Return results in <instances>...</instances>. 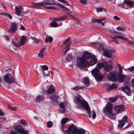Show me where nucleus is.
<instances>
[{"mask_svg": "<svg viewBox=\"0 0 134 134\" xmlns=\"http://www.w3.org/2000/svg\"><path fill=\"white\" fill-rule=\"evenodd\" d=\"M17 24L15 23H12L11 24L10 29L9 30L10 32H15L16 29Z\"/></svg>", "mask_w": 134, "mask_h": 134, "instance_id": "2eb2a0df", "label": "nucleus"}, {"mask_svg": "<svg viewBox=\"0 0 134 134\" xmlns=\"http://www.w3.org/2000/svg\"><path fill=\"white\" fill-rule=\"evenodd\" d=\"M59 107L62 112H64L65 111V105L63 103H61Z\"/></svg>", "mask_w": 134, "mask_h": 134, "instance_id": "473e14b6", "label": "nucleus"}, {"mask_svg": "<svg viewBox=\"0 0 134 134\" xmlns=\"http://www.w3.org/2000/svg\"><path fill=\"white\" fill-rule=\"evenodd\" d=\"M125 4H125V2H124V1L123 3H120V4H119L118 5L119 6H120L121 7H123V8H126L124 6V5Z\"/></svg>", "mask_w": 134, "mask_h": 134, "instance_id": "de8ad7c7", "label": "nucleus"}, {"mask_svg": "<svg viewBox=\"0 0 134 134\" xmlns=\"http://www.w3.org/2000/svg\"><path fill=\"white\" fill-rule=\"evenodd\" d=\"M20 124H23L24 125H26V123L24 120H20Z\"/></svg>", "mask_w": 134, "mask_h": 134, "instance_id": "09e8293b", "label": "nucleus"}, {"mask_svg": "<svg viewBox=\"0 0 134 134\" xmlns=\"http://www.w3.org/2000/svg\"><path fill=\"white\" fill-rule=\"evenodd\" d=\"M4 115V113L2 110L0 109V116H3Z\"/></svg>", "mask_w": 134, "mask_h": 134, "instance_id": "4d7b16f0", "label": "nucleus"}, {"mask_svg": "<svg viewBox=\"0 0 134 134\" xmlns=\"http://www.w3.org/2000/svg\"><path fill=\"white\" fill-rule=\"evenodd\" d=\"M125 41H126L129 44H134V41L132 42L131 41L128 40L127 39V40Z\"/></svg>", "mask_w": 134, "mask_h": 134, "instance_id": "864d4df0", "label": "nucleus"}, {"mask_svg": "<svg viewBox=\"0 0 134 134\" xmlns=\"http://www.w3.org/2000/svg\"><path fill=\"white\" fill-rule=\"evenodd\" d=\"M119 123L118 126L119 127H122L125 124L123 121H122L121 120H119Z\"/></svg>", "mask_w": 134, "mask_h": 134, "instance_id": "f704fd0d", "label": "nucleus"}, {"mask_svg": "<svg viewBox=\"0 0 134 134\" xmlns=\"http://www.w3.org/2000/svg\"><path fill=\"white\" fill-rule=\"evenodd\" d=\"M60 25H59L55 21H53L51 22L50 23V26L52 27H58Z\"/></svg>", "mask_w": 134, "mask_h": 134, "instance_id": "b1692460", "label": "nucleus"}, {"mask_svg": "<svg viewBox=\"0 0 134 134\" xmlns=\"http://www.w3.org/2000/svg\"><path fill=\"white\" fill-rule=\"evenodd\" d=\"M117 87V85L115 83H113L111 85L109 86L107 89V90L108 91H110L113 89H115Z\"/></svg>", "mask_w": 134, "mask_h": 134, "instance_id": "a211bd4d", "label": "nucleus"}, {"mask_svg": "<svg viewBox=\"0 0 134 134\" xmlns=\"http://www.w3.org/2000/svg\"><path fill=\"white\" fill-rule=\"evenodd\" d=\"M32 40L35 43H38L39 41V39H37L35 37H33Z\"/></svg>", "mask_w": 134, "mask_h": 134, "instance_id": "3c124183", "label": "nucleus"}, {"mask_svg": "<svg viewBox=\"0 0 134 134\" xmlns=\"http://www.w3.org/2000/svg\"><path fill=\"white\" fill-rule=\"evenodd\" d=\"M112 38L113 39L118 38L123 40L124 41H126L127 40V38L121 36H115L114 37H112Z\"/></svg>", "mask_w": 134, "mask_h": 134, "instance_id": "393cba45", "label": "nucleus"}, {"mask_svg": "<svg viewBox=\"0 0 134 134\" xmlns=\"http://www.w3.org/2000/svg\"><path fill=\"white\" fill-rule=\"evenodd\" d=\"M87 132L84 129H77L76 133L78 134H86Z\"/></svg>", "mask_w": 134, "mask_h": 134, "instance_id": "aec40b11", "label": "nucleus"}, {"mask_svg": "<svg viewBox=\"0 0 134 134\" xmlns=\"http://www.w3.org/2000/svg\"><path fill=\"white\" fill-rule=\"evenodd\" d=\"M8 108L10 109L11 110L14 111L17 110V107H13L10 105H8Z\"/></svg>", "mask_w": 134, "mask_h": 134, "instance_id": "a19ab883", "label": "nucleus"}, {"mask_svg": "<svg viewBox=\"0 0 134 134\" xmlns=\"http://www.w3.org/2000/svg\"><path fill=\"white\" fill-rule=\"evenodd\" d=\"M13 45L16 47H19L20 45H21L20 44V43H13Z\"/></svg>", "mask_w": 134, "mask_h": 134, "instance_id": "603ef678", "label": "nucleus"}, {"mask_svg": "<svg viewBox=\"0 0 134 134\" xmlns=\"http://www.w3.org/2000/svg\"><path fill=\"white\" fill-rule=\"evenodd\" d=\"M68 119L66 118L63 119L61 121V123L62 125H64L68 121Z\"/></svg>", "mask_w": 134, "mask_h": 134, "instance_id": "4c0bfd02", "label": "nucleus"}, {"mask_svg": "<svg viewBox=\"0 0 134 134\" xmlns=\"http://www.w3.org/2000/svg\"><path fill=\"white\" fill-rule=\"evenodd\" d=\"M76 65L80 68H85L87 66V61L83 57H78L76 59Z\"/></svg>", "mask_w": 134, "mask_h": 134, "instance_id": "39448f33", "label": "nucleus"}, {"mask_svg": "<svg viewBox=\"0 0 134 134\" xmlns=\"http://www.w3.org/2000/svg\"><path fill=\"white\" fill-rule=\"evenodd\" d=\"M62 9L66 12L69 11L68 9L65 6Z\"/></svg>", "mask_w": 134, "mask_h": 134, "instance_id": "052dcab7", "label": "nucleus"}, {"mask_svg": "<svg viewBox=\"0 0 134 134\" xmlns=\"http://www.w3.org/2000/svg\"><path fill=\"white\" fill-rule=\"evenodd\" d=\"M113 105L112 104L108 103L105 105L103 111L105 116L111 119L115 120V116L113 113Z\"/></svg>", "mask_w": 134, "mask_h": 134, "instance_id": "7ed1b4c3", "label": "nucleus"}, {"mask_svg": "<svg viewBox=\"0 0 134 134\" xmlns=\"http://www.w3.org/2000/svg\"><path fill=\"white\" fill-rule=\"evenodd\" d=\"M75 99L77 102V107L80 108H84L87 110L88 116L91 117V112L87 103L84 100L81 95L78 94H77L75 97Z\"/></svg>", "mask_w": 134, "mask_h": 134, "instance_id": "f257e3e1", "label": "nucleus"}, {"mask_svg": "<svg viewBox=\"0 0 134 134\" xmlns=\"http://www.w3.org/2000/svg\"><path fill=\"white\" fill-rule=\"evenodd\" d=\"M64 44L66 46H68L71 44V42L70 40V39H68L66 40L64 42Z\"/></svg>", "mask_w": 134, "mask_h": 134, "instance_id": "7c9ffc66", "label": "nucleus"}, {"mask_svg": "<svg viewBox=\"0 0 134 134\" xmlns=\"http://www.w3.org/2000/svg\"><path fill=\"white\" fill-rule=\"evenodd\" d=\"M104 68L105 70L107 71H112L113 69V66L109 65L106 64V65H105L104 66Z\"/></svg>", "mask_w": 134, "mask_h": 134, "instance_id": "f3484780", "label": "nucleus"}, {"mask_svg": "<svg viewBox=\"0 0 134 134\" xmlns=\"http://www.w3.org/2000/svg\"><path fill=\"white\" fill-rule=\"evenodd\" d=\"M55 87L54 86H51L48 90V92L49 93H51L54 91Z\"/></svg>", "mask_w": 134, "mask_h": 134, "instance_id": "a878e982", "label": "nucleus"}, {"mask_svg": "<svg viewBox=\"0 0 134 134\" xmlns=\"http://www.w3.org/2000/svg\"><path fill=\"white\" fill-rule=\"evenodd\" d=\"M90 111V112H91V111ZM91 114L92 115L93 118V119H94L96 118V114L95 111L94 110H92V113H91V112L90 115H91ZM91 117H90V118Z\"/></svg>", "mask_w": 134, "mask_h": 134, "instance_id": "c9c22d12", "label": "nucleus"}, {"mask_svg": "<svg viewBox=\"0 0 134 134\" xmlns=\"http://www.w3.org/2000/svg\"><path fill=\"white\" fill-rule=\"evenodd\" d=\"M70 46V45H69L68 46H66L65 47V48L66 49V50H67L68 51L70 49V48H69V47Z\"/></svg>", "mask_w": 134, "mask_h": 134, "instance_id": "e2e57ef3", "label": "nucleus"}, {"mask_svg": "<svg viewBox=\"0 0 134 134\" xmlns=\"http://www.w3.org/2000/svg\"><path fill=\"white\" fill-rule=\"evenodd\" d=\"M43 97L40 96H38L36 98V101L37 102H40L43 100Z\"/></svg>", "mask_w": 134, "mask_h": 134, "instance_id": "c756f323", "label": "nucleus"}, {"mask_svg": "<svg viewBox=\"0 0 134 134\" xmlns=\"http://www.w3.org/2000/svg\"><path fill=\"white\" fill-rule=\"evenodd\" d=\"M15 8L16 14L18 15H19L21 10V7H18L17 6H16Z\"/></svg>", "mask_w": 134, "mask_h": 134, "instance_id": "4be33fe9", "label": "nucleus"}, {"mask_svg": "<svg viewBox=\"0 0 134 134\" xmlns=\"http://www.w3.org/2000/svg\"><path fill=\"white\" fill-rule=\"evenodd\" d=\"M106 10V9L103 8H97V10L98 13L99 12H105Z\"/></svg>", "mask_w": 134, "mask_h": 134, "instance_id": "e433bc0d", "label": "nucleus"}, {"mask_svg": "<svg viewBox=\"0 0 134 134\" xmlns=\"http://www.w3.org/2000/svg\"><path fill=\"white\" fill-rule=\"evenodd\" d=\"M21 30H25V27L24 26L21 25Z\"/></svg>", "mask_w": 134, "mask_h": 134, "instance_id": "774afa93", "label": "nucleus"}, {"mask_svg": "<svg viewBox=\"0 0 134 134\" xmlns=\"http://www.w3.org/2000/svg\"><path fill=\"white\" fill-rule=\"evenodd\" d=\"M59 0L61 2H62L66 3L67 5H69V4H68V3L65 1L64 0Z\"/></svg>", "mask_w": 134, "mask_h": 134, "instance_id": "6e6d98bb", "label": "nucleus"}, {"mask_svg": "<svg viewBox=\"0 0 134 134\" xmlns=\"http://www.w3.org/2000/svg\"><path fill=\"white\" fill-rule=\"evenodd\" d=\"M117 98V97L115 96L114 97L109 98H108V100H109L110 102L111 103H113L115 102Z\"/></svg>", "mask_w": 134, "mask_h": 134, "instance_id": "c85d7f7f", "label": "nucleus"}, {"mask_svg": "<svg viewBox=\"0 0 134 134\" xmlns=\"http://www.w3.org/2000/svg\"><path fill=\"white\" fill-rule=\"evenodd\" d=\"M27 40V38L25 36H22L20 39V44L21 45H23L24 44Z\"/></svg>", "mask_w": 134, "mask_h": 134, "instance_id": "6ab92c4d", "label": "nucleus"}, {"mask_svg": "<svg viewBox=\"0 0 134 134\" xmlns=\"http://www.w3.org/2000/svg\"><path fill=\"white\" fill-rule=\"evenodd\" d=\"M129 85V83L128 82L124 83V85L125 86V87H123L122 88V90L123 91L128 95L129 94L130 90L128 87Z\"/></svg>", "mask_w": 134, "mask_h": 134, "instance_id": "9d476101", "label": "nucleus"}, {"mask_svg": "<svg viewBox=\"0 0 134 134\" xmlns=\"http://www.w3.org/2000/svg\"><path fill=\"white\" fill-rule=\"evenodd\" d=\"M54 4L53 0H45L41 3H32L31 6L34 8H38L44 5L45 4L53 5Z\"/></svg>", "mask_w": 134, "mask_h": 134, "instance_id": "20e7f679", "label": "nucleus"}, {"mask_svg": "<svg viewBox=\"0 0 134 134\" xmlns=\"http://www.w3.org/2000/svg\"><path fill=\"white\" fill-rule=\"evenodd\" d=\"M114 19L115 20H120V18L118 17V16H114Z\"/></svg>", "mask_w": 134, "mask_h": 134, "instance_id": "5fc2aeb1", "label": "nucleus"}, {"mask_svg": "<svg viewBox=\"0 0 134 134\" xmlns=\"http://www.w3.org/2000/svg\"><path fill=\"white\" fill-rule=\"evenodd\" d=\"M118 77L119 81L121 82H123L127 79V77L122 74H118Z\"/></svg>", "mask_w": 134, "mask_h": 134, "instance_id": "4468645a", "label": "nucleus"}, {"mask_svg": "<svg viewBox=\"0 0 134 134\" xmlns=\"http://www.w3.org/2000/svg\"><path fill=\"white\" fill-rule=\"evenodd\" d=\"M38 55L41 58H42L43 57V55L42 54V53L40 52L39 54H38Z\"/></svg>", "mask_w": 134, "mask_h": 134, "instance_id": "0e129e2a", "label": "nucleus"}, {"mask_svg": "<svg viewBox=\"0 0 134 134\" xmlns=\"http://www.w3.org/2000/svg\"><path fill=\"white\" fill-rule=\"evenodd\" d=\"M63 131L64 133H68V129L66 130H65L64 129H63Z\"/></svg>", "mask_w": 134, "mask_h": 134, "instance_id": "338daca9", "label": "nucleus"}, {"mask_svg": "<svg viewBox=\"0 0 134 134\" xmlns=\"http://www.w3.org/2000/svg\"><path fill=\"white\" fill-rule=\"evenodd\" d=\"M45 48H43L40 51V52L42 53L44 51Z\"/></svg>", "mask_w": 134, "mask_h": 134, "instance_id": "680f3d73", "label": "nucleus"}, {"mask_svg": "<svg viewBox=\"0 0 134 134\" xmlns=\"http://www.w3.org/2000/svg\"><path fill=\"white\" fill-rule=\"evenodd\" d=\"M116 29L120 31H124L126 30L125 28L124 27L120 26H119L117 27Z\"/></svg>", "mask_w": 134, "mask_h": 134, "instance_id": "72a5a7b5", "label": "nucleus"}, {"mask_svg": "<svg viewBox=\"0 0 134 134\" xmlns=\"http://www.w3.org/2000/svg\"><path fill=\"white\" fill-rule=\"evenodd\" d=\"M115 111L116 113L122 112L124 109V106L122 105H119L115 106Z\"/></svg>", "mask_w": 134, "mask_h": 134, "instance_id": "f8f14e48", "label": "nucleus"}, {"mask_svg": "<svg viewBox=\"0 0 134 134\" xmlns=\"http://www.w3.org/2000/svg\"><path fill=\"white\" fill-rule=\"evenodd\" d=\"M105 18L99 19H93L92 20V23H94L95 22H98L101 24L102 25H104V23H105L104 20Z\"/></svg>", "mask_w": 134, "mask_h": 134, "instance_id": "ddd939ff", "label": "nucleus"}, {"mask_svg": "<svg viewBox=\"0 0 134 134\" xmlns=\"http://www.w3.org/2000/svg\"><path fill=\"white\" fill-rule=\"evenodd\" d=\"M4 14L5 16L8 17L10 19H12V18L9 14L7 13H4Z\"/></svg>", "mask_w": 134, "mask_h": 134, "instance_id": "8fccbe9b", "label": "nucleus"}, {"mask_svg": "<svg viewBox=\"0 0 134 134\" xmlns=\"http://www.w3.org/2000/svg\"><path fill=\"white\" fill-rule=\"evenodd\" d=\"M112 51L110 50H105L104 52V55L108 58H111L112 56Z\"/></svg>", "mask_w": 134, "mask_h": 134, "instance_id": "dca6fc26", "label": "nucleus"}, {"mask_svg": "<svg viewBox=\"0 0 134 134\" xmlns=\"http://www.w3.org/2000/svg\"><path fill=\"white\" fill-rule=\"evenodd\" d=\"M52 123L51 121H48L47 123V126L48 127H51L52 126Z\"/></svg>", "mask_w": 134, "mask_h": 134, "instance_id": "37998d69", "label": "nucleus"}, {"mask_svg": "<svg viewBox=\"0 0 134 134\" xmlns=\"http://www.w3.org/2000/svg\"><path fill=\"white\" fill-rule=\"evenodd\" d=\"M83 82L85 85L88 86L89 83V78H83Z\"/></svg>", "mask_w": 134, "mask_h": 134, "instance_id": "cd10ccee", "label": "nucleus"}, {"mask_svg": "<svg viewBox=\"0 0 134 134\" xmlns=\"http://www.w3.org/2000/svg\"><path fill=\"white\" fill-rule=\"evenodd\" d=\"M46 8H47L49 9H53V8L51 6H49L48 7H46Z\"/></svg>", "mask_w": 134, "mask_h": 134, "instance_id": "69168bd1", "label": "nucleus"}, {"mask_svg": "<svg viewBox=\"0 0 134 134\" xmlns=\"http://www.w3.org/2000/svg\"><path fill=\"white\" fill-rule=\"evenodd\" d=\"M108 79L110 81H116V76L114 73L110 72L109 73L107 76Z\"/></svg>", "mask_w": 134, "mask_h": 134, "instance_id": "9b49d317", "label": "nucleus"}, {"mask_svg": "<svg viewBox=\"0 0 134 134\" xmlns=\"http://www.w3.org/2000/svg\"><path fill=\"white\" fill-rule=\"evenodd\" d=\"M117 66L119 67V68L118 69L119 71L120 74H122V68L120 64L119 63H118L117 64Z\"/></svg>", "mask_w": 134, "mask_h": 134, "instance_id": "58836bf2", "label": "nucleus"}, {"mask_svg": "<svg viewBox=\"0 0 134 134\" xmlns=\"http://www.w3.org/2000/svg\"><path fill=\"white\" fill-rule=\"evenodd\" d=\"M122 121L124 123L127 122V118L126 116H125L122 118Z\"/></svg>", "mask_w": 134, "mask_h": 134, "instance_id": "79ce46f5", "label": "nucleus"}, {"mask_svg": "<svg viewBox=\"0 0 134 134\" xmlns=\"http://www.w3.org/2000/svg\"><path fill=\"white\" fill-rule=\"evenodd\" d=\"M41 68L43 70H48V67L45 65H41Z\"/></svg>", "mask_w": 134, "mask_h": 134, "instance_id": "a18cd8bd", "label": "nucleus"}, {"mask_svg": "<svg viewBox=\"0 0 134 134\" xmlns=\"http://www.w3.org/2000/svg\"><path fill=\"white\" fill-rule=\"evenodd\" d=\"M53 40V38L51 36L47 37L45 39V41L46 42H52Z\"/></svg>", "mask_w": 134, "mask_h": 134, "instance_id": "2f4dec72", "label": "nucleus"}, {"mask_svg": "<svg viewBox=\"0 0 134 134\" xmlns=\"http://www.w3.org/2000/svg\"><path fill=\"white\" fill-rule=\"evenodd\" d=\"M14 129L16 131L21 134H26L27 132V131L24 130L23 128L20 125L14 126Z\"/></svg>", "mask_w": 134, "mask_h": 134, "instance_id": "6e6552de", "label": "nucleus"}, {"mask_svg": "<svg viewBox=\"0 0 134 134\" xmlns=\"http://www.w3.org/2000/svg\"><path fill=\"white\" fill-rule=\"evenodd\" d=\"M124 2L125 4H126L127 5H129L131 7H132L134 5V2L130 1L128 0H125Z\"/></svg>", "mask_w": 134, "mask_h": 134, "instance_id": "412c9836", "label": "nucleus"}, {"mask_svg": "<svg viewBox=\"0 0 134 134\" xmlns=\"http://www.w3.org/2000/svg\"><path fill=\"white\" fill-rule=\"evenodd\" d=\"M60 17H55L54 18L53 20H54L55 21H61Z\"/></svg>", "mask_w": 134, "mask_h": 134, "instance_id": "49530a36", "label": "nucleus"}, {"mask_svg": "<svg viewBox=\"0 0 134 134\" xmlns=\"http://www.w3.org/2000/svg\"><path fill=\"white\" fill-rule=\"evenodd\" d=\"M77 128L73 124L70 125L68 129V134H76Z\"/></svg>", "mask_w": 134, "mask_h": 134, "instance_id": "0eeeda50", "label": "nucleus"}, {"mask_svg": "<svg viewBox=\"0 0 134 134\" xmlns=\"http://www.w3.org/2000/svg\"><path fill=\"white\" fill-rule=\"evenodd\" d=\"M61 21L63 20L67 19V17L65 16H63L62 17H60Z\"/></svg>", "mask_w": 134, "mask_h": 134, "instance_id": "13d9d810", "label": "nucleus"}, {"mask_svg": "<svg viewBox=\"0 0 134 134\" xmlns=\"http://www.w3.org/2000/svg\"><path fill=\"white\" fill-rule=\"evenodd\" d=\"M83 87H80L78 86H76L75 87L72 88L73 90H81L83 88Z\"/></svg>", "mask_w": 134, "mask_h": 134, "instance_id": "ea45409f", "label": "nucleus"}, {"mask_svg": "<svg viewBox=\"0 0 134 134\" xmlns=\"http://www.w3.org/2000/svg\"><path fill=\"white\" fill-rule=\"evenodd\" d=\"M91 59L89 63H88L87 61V66H88L94 65L96 64L97 62V58L94 55H92L91 57Z\"/></svg>", "mask_w": 134, "mask_h": 134, "instance_id": "1a4fd4ad", "label": "nucleus"}, {"mask_svg": "<svg viewBox=\"0 0 134 134\" xmlns=\"http://www.w3.org/2000/svg\"><path fill=\"white\" fill-rule=\"evenodd\" d=\"M71 59V55L70 54L68 55L67 57L65 58V60L66 61H69Z\"/></svg>", "mask_w": 134, "mask_h": 134, "instance_id": "c03bdc74", "label": "nucleus"}, {"mask_svg": "<svg viewBox=\"0 0 134 134\" xmlns=\"http://www.w3.org/2000/svg\"><path fill=\"white\" fill-rule=\"evenodd\" d=\"M4 80L7 83H12L14 82L15 79L13 76H11L9 74L5 75L4 77Z\"/></svg>", "mask_w": 134, "mask_h": 134, "instance_id": "423d86ee", "label": "nucleus"}, {"mask_svg": "<svg viewBox=\"0 0 134 134\" xmlns=\"http://www.w3.org/2000/svg\"><path fill=\"white\" fill-rule=\"evenodd\" d=\"M128 70L130 71H134V66L129 68Z\"/></svg>", "mask_w": 134, "mask_h": 134, "instance_id": "bf43d9fd", "label": "nucleus"}, {"mask_svg": "<svg viewBox=\"0 0 134 134\" xmlns=\"http://www.w3.org/2000/svg\"><path fill=\"white\" fill-rule=\"evenodd\" d=\"M51 99L52 100L53 103L54 102H56L58 100V97L56 96H53L51 97Z\"/></svg>", "mask_w": 134, "mask_h": 134, "instance_id": "bb28decb", "label": "nucleus"}, {"mask_svg": "<svg viewBox=\"0 0 134 134\" xmlns=\"http://www.w3.org/2000/svg\"><path fill=\"white\" fill-rule=\"evenodd\" d=\"M105 65L104 63H98L97 66L91 71L92 75L97 81H101L103 77V76L100 74L99 70L103 67L104 68Z\"/></svg>", "mask_w": 134, "mask_h": 134, "instance_id": "f03ea898", "label": "nucleus"}, {"mask_svg": "<svg viewBox=\"0 0 134 134\" xmlns=\"http://www.w3.org/2000/svg\"><path fill=\"white\" fill-rule=\"evenodd\" d=\"M91 57V55L90 53L87 52H85L83 54L82 57L83 58H85L86 60L89 58Z\"/></svg>", "mask_w": 134, "mask_h": 134, "instance_id": "5701e85b", "label": "nucleus"}]
</instances>
